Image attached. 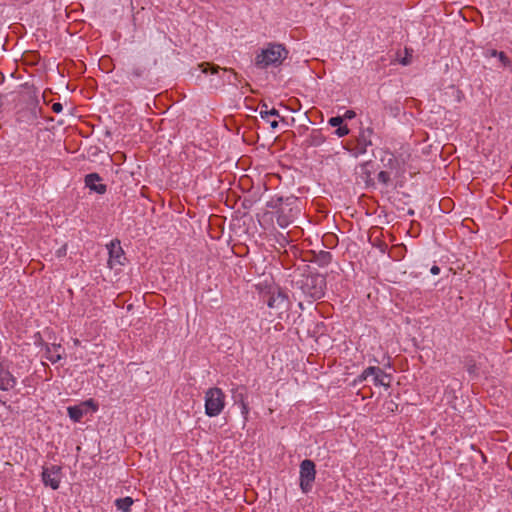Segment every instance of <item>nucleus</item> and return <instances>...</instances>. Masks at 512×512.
<instances>
[{"instance_id": "f257e3e1", "label": "nucleus", "mask_w": 512, "mask_h": 512, "mask_svg": "<svg viewBox=\"0 0 512 512\" xmlns=\"http://www.w3.org/2000/svg\"><path fill=\"white\" fill-rule=\"evenodd\" d=\"M288 56V51L281 44L270 43L255 58V65L264 69L280 65Z\"/></svg>"}, {"instance_id": "f03ea898", "label": "nucleus", "mask_w": 512, "mask_h": 512, "mask_svg": "<svg viewBox=\"0 0 512 512\" xmlns=\"http://www.w3.org/2000/svg\"><path fill=\"white\" fill-rule=\"evenodd\" d=\"M225 407V394L218 388H209L205 393V413L209 417L218 416Z\"/></svg>"}, {"instance_id": "7ed1b4c3", "label": "nucleus", "mask_w": 512, "mask_h": 512, "mask_svg": "<svg viewBox=\"0 0 512 512\" xmlns=\"http://www.w3.org/2000/svg\"><path fill=\"white\" fill-rule=\"evenodd\" d=\"M266 303L270 309L275 311L279 318H281L282 314L288 312L291 307L288 295L278 287L269 289Z\"/></svg>"}, {"instance_id": "20e7f679", "label": "nucleus", "mask_w": 512, "mask_h": 512, "mask_svg": "<svg viewBox=\"0 0 512 512\" xmlns=\"http://www.w3.org/2000/svg\"><path fill=\"white\" fill-rule=\"evenodd\" d=\"M302 291L309 297L317 300L324 296L326 278L323 275H308L302 282Z\"/></svg>"}, {"instance_id": "39448f33", "label": "nucleus", "mask_w": 512, "mask_h": 512, "mask_svg": "<svg viewBox=\"0 0 512 512\" xmlns=\"http://www.w3.org/2000/svg\"><path fill=\"white\" fill-rule=\"evenodd\" d=\"M372 135V128L361 129L356 140L347 142L345 148L355 157L363 155L367 152V148L372 145Z\"/></svg>"}, {"instance_id": "423d86ee", "label": "nucleus", "mask_w": 512, "mask_h": 512, "mask_svg": "<svg viewBox=\"0 0 512 512\" xmlns=\"http://www.w3.org/2000/svg\"><path fill=\"white\" fill-rule=\"evenodd\" d=\"M315 477V463L309 459L303 460L300 464V488L303 493H308L311 491Z\"/></svg>"}, {"instance_id": "0eeeda50", "label": "nucleus", "mask_w": 512, "mask_h": 512, "mask_svg": "<svg viewBox=\"0 0 512 512\" xmlns=\"http://www.w3.org/2000/svg\"><path fill=\"white\" fill-rule=\"evenodd\" d=\"M42 481L45 486H49L53 490L58 489L61 482V467L58 465L43 467Z\"/></svg>"}, {"instance_id": "6e6552de", "label": "nucleus", "mask_w": 512, "mask_h": 512, "mask_svg": "<svg viewBox=\"0 0 512 512\" xmlns=\"http://www.w3.org/2000/svg\"><path fill=\"white\" fill-rule=\"evenodd\" d=\"M88 408H92L93 411H96L98 407L92 399H89L81 402L79 405L69 406L67 412L73 422H80L83 416L87 414Z\"/></svg>"}, {"instance_id": "1a4fd4ad", "label": "nucleus", "mask_w": 512, "mask_h": 512, "mask_svg": "<svg viewBox=\"0 0 512 512\" xmlns=\"http://www.w3.org/2000/svg\"><path fill=\"white\" fill-rule=\"evenodd\" d=\"M107 248L109 250V267L112 269L116 265H122V259H124V252L122 247L120 246V242L118 240L111 241Z\"/></svg>"}, {"instance_id": "9d476101", "label": "nucleus", "mask_w": 512, "mask_h": 512, "mask_svg": "<svg viewBox=\"0 0 512 512\" xmlns=\"http://www.w3.org/2000/svg\"><path fill=\"white\" fill-rule=\"evenodd\" d=\"M365 374L373 376V382L376 386L390 387L391 375L385 373L379 367L370 366L366 368Z\"/></svg>"}, {"instance_id": "9b49d317", "label": "nucleus", "mask_w": 512, "mask_h": 512, "mask_svg": "<svg viewBox=\"0 0 512 512\" xmlns=\"http://www.w3.org/2000/svg\"><path fill=\"white\" fill-rule=\"evenodd\" d=\"M101 177L97 173H90L85 176V185L90 190L98 193L104 194L107 190L106 185L99 183L101 181Z\"/></svg>"}, {"instance_id": "f8f14e48", "label": "nucleus", "mask_w": 512, "mask_h": 512, "mask_svg": "<svg viewBox=\"0 0 512 512\" xmlns=\"http://www.w3.org/2000/svg\"><path fill=\"white\" fill-rule=\"evenodd\" d=\"M16 385V378L0 363V389L7 391L14 388Z\"/></svg>"}, {"instance_id": "ddd939ff", "label": "nucleus", "mask_w": 512, "mask_h": 512, "mask_svg": "<svg viewBox=\"0 0 512 512\" xmlns=\"http://www.w3.org/2000/svg\"><path fill=\"white\" fill-rule=\"evenodd\" d=\"M232 399L235 404H242L248 402L247 400V388L244 385H237L236 387L232 388Z\"/></svg>"}, {"instance_id": "4468645a", "label": "nucleus", "mask_w": 512, "mask_h": 512, "mask_svg": "<svg viewBox=\"0 0 512 512\" xmlns=\"http://www.w3.org/2000/svg\"><path fill=\"white\" fill-rule=\"evenodd\" d=\"M61 345L52 344L51 346H46V359L52 363H57L62 359L61 355Z\"/></svg>"}, {"instance_id": "2eb2a0df", "label": "nucleus", "mask_w": 512, "mask_h": 512, "mask_svg": "<svg viewBox=\"0 0 512 512\" xmlns=\"http://www.w3.org/2000/svg\"><path fill=\"white\" fill-rule=\"evenodd\" d=\"M325 142V137L319 130H313L307 139L309 146H320Z\"/></svg>"}, {"instance_id": "dca6fc26", "label": "nucleus", "mask_w": 512, "mask_h": 512, "mask_svg": "<svg viewBox=\"0 0 512 512\" xmlns=\"http://www.w3.org/2000/svg\"><path fill=\"white\" fill-rule=\"evenodd\" d=\"M332 261V254L328 251H320L316 256H315V262L321 266V267H325L327 265H329Z\"/></svg>"}, {"instance_id": "f3484780", "label": "nucleus", "mask_w": 512, "mask_h": 512, "mask_svg": "<svg viewBox=\"0 0 512 512\" xmlns=\"http://www.w3.org/2000/svg\"><path fill=\"white\" fill-rule=\"evenodd\" d=\"M132 504L133 499L131 497L118 498L115 500V506L118 510L123 512H129Z\"/></svg>"}, {"instance_id": "a211bd4d", "label": "nucleus", "mask_w": 512, "mask_h": 512, "mask_svg": "<svg viewBox=\"0 0 512 512\" xmlns=\"http://www.w3.org/2000/svg\"><path fill=\"white\" fill-rule=\"evenodd\" d=\"M293 219L283 210L277 212L276 222L281 228H286L292 223Z\"/></svg>"}, {"instance_id": "6ab92c4d", "label": "nucleus", "mask_w": 512, "mask_h": 512, "mask_svg": "<svg viewBox=\"0 0 512 512\" xmlns=\"http://www.w3.org/2000/svg\"><path fill=\"white\" fill-rule=\"evenodd\" d=\"M260 116L262 119H267L268 116L280 117L279 111L275 108L268 110L267 104H262L260 110Z\"/></svg>"}, {"instance_id": "aec40b11", "label": "nucleus", "mask_w": 512, "mask_h": 512, "mask_svg": "<svg viewBox=\"0 0 512 512\" xmlns=\"http://www.w3.org/2000/svg\"><path fill=\"white\" fill-rule=\"evenodd\" d=\"M198 66L201 69V71L205 74L208 72L214 74V73H217L221 69L219 66L213 65V64H210L207 62L201 63Z\"/></svg>"}, {"instance_id": "412c9836", "label": "nucleus", "mask_w": 512, "mask_h": 512, "mask_svg": "<svg viewBox=\"0 0 512 512\" xmlns=\"http://www.w3.org/2000/svg\"><path fill=\"white\" fill-rule=\"evenodd\" d=\"M223 71L225 73H229V76H228V78L226 80L229 84H233V85H237L238 84V82L240 81L239 80V75L233 69H231V68H224Z\"/></svg>"}, {"instance_id": "4be33fe9", "label": "nucleus", "mask_w": 512, "mask_h": 512, "mask_svg": "<svg viewBox=\"0 0 512 512\" xmlns=\"http://www.w3.org/2000/svg\"><path fill=\"white\" fill-rule=\"evenodd\" d=\"M146 69L142 66H134L129 72L131 79L141 78L145 75Z\"/></svg>"}, {"instance_id": "5701e85b", "label": "nucleus", "mask_w": 512, "mask_h": 512, "mask_svg": "<svg viewBox=\"0 0 512 512\" xmlns=\"http://www.w3.org/2000/svg\"><path fill=\"white\" fill-rule=\"evenodd\" d=\"M239 406H240V409H241V414H242L243 419H244V423H246L248 421L249 412H250L249 403L248 402L242 403Z\"/></svg>"}, {"instance_id": "b1692460", "label": "nucleus", "mask_w": 512, "mask_h": 512, "mask_svg": "<svg viewBox=\"0 0 512 512\" xmlns=\"http://www.w3.org/2000/svg\"><path fill=\"white\" fill-rule=\"evenodd\" d=\"M498 59L500 61V63L504 66V67H510L511 66V61L510 59L506 56V54L504 52H499L498 54Z\"/></svg>"}, {"instance_id": "393cba45", "label": "nucleus", "mask_w": 512, "mask_h": 512, "mask_svg": "<svg viewBox=\"0 0 512 512\" xmlns=\"http://www.w3.org/2000/svg\"><path fill=\"white\" fill-rule=\"evenodd\" d=\"M328 123L332 126V127H339L342 125L343 123V118L340 117V116H336V117H331L328 121Z\"/></svg>"}, {"instance_id": "a878e982", "label": "nucleus", "mask_w": 512, "mask_h": 512, "mask_svg": "<svg viewBox=\"0 0 512 512\" xmlns=\"http://www.w3.org/2000/svg\"><path fill=\"white\" fill-rule=\"evenodd\" d=\"M349 128L347 127V125H341L337 128V130L335 131L336 135L338 137H343V136H346L349 134Z\"/></svg>"}, {"instance_id": "bb28decb", "label": "nucleus", "mask_w": 512, "mask_h": 512, "mask_svg": "<svg viewBox=\"0 0 512 512\" xmlns=\"http://www.w3.org/2000/svg\"><path fill=\"white\" fill-rule=\"evenodd\" d=\"M377 178L380 182L386 184L390 180V175L386 171H381L379 172Z\"/></svg>"}, {"instance_id": "cd10ccee", "label": "nucleus", "mask_w": 512, "mask_h": 512, "mask_svg": "<svg viewBox=\"0 0 512 512\" xmlns=\"http://www.w3.org/2000/svg\"><path fill=\"white\" fill-rule=\"evenodd\" d=\"M384 406L390 412H394L398 408V405L394 401H392V400L386 401L384 403Z\"/></svg>"}, {"instance_id": "c85d7f7f", "label": "nucleus", "mask_w": 512, "mask_h": 512, "mask_svg": "<svg viewBox=\"0 0 512 512\" xmlns=\"http://www.w3.org/2000/svg\"><path fill=\"white\" fill-rule=\"evenodd\" d=\"M62 109H63V106H62V104H61V103H59V102L53 103V105H52V111H53L54 113H60V112L62 111Z\"/></svg>"}, {"instance_id": "c756f323", "label": "nucleus", "mask_w": 512, "mask_h": 512, "mask_svg": "<svg viewBox=\"0 0 512 512\" xmlns=\"http://www.w3.org/2000/svg\"><path fill=\"white\" fill-rule=\"evenodd\" d=\"M405 51H406V56L400 61V63L402 65H408L411 62V55H408V49L406 48Z\"/></svg>"}, {"instance_id": "7c9ffc66", "label": "nucleus", "mask_w": 512, "mask_h": 512, "mask_svg": "<svg viewBox=\"0 0 512 512\" xmlns=\"http://www.w3.org/2000/svg\"><path fill=\"white\" fill-rule=\"evenodd\" d=\"M498 54L499 52L495 49L487 50V52L485 53L487 57H498Z\"/></svg>"}, {"instance_id": "2f4dec72", "label": "nucleus", "mask_w": 512, "mask_h": 512, "mask_svg": "<svg viewBox=\"0 0 512 512\" xmlns=\"http://www.w3.org/2000/svg\"><path fill=\"white\" fill-rule=\"evenodd\" d=\"M58 257L64 256L66 254V246L61 247L56 252Z\"/></svg>"}, {"instance_id": "473e14b6", "label": "nucleus", "mask_w": 512, "mask_h": 512, "mask_svg": "<svg viewBox=\"0 0 512 512\" xmlns=\"http://www.w3.org/2000/svg\"><path fill=\"white\" fill-rule=\"evenodd\" d=\"M430 272L433 275H438L440 273V268L437 265H433L430 269Z\"/></svg>"}, {"instance_id": "72a5a7b5", "label": "nucleus", "mask_w": 512, "mask_h": 512, "mask_svg": "<svg viewBox=\"0 0 512 512\" xmlns=\"http://www.w3.org/2000/svg\"><path fill=\"white\" fill-rule=\"evenodd\" d=\"M366 369L362 372V374L359 376V382H362L366 380L370 375H366Z\"/></svg>"}, {"instance_id": "f704fd0d", "label": "nucleus", "mask_w": 512, "mask_h": 512, "mask_svg": "<svg viewBox=\"0 0 512 512\" xmlns=\"http://www.w3.org/2000/svg\"><path fill=\"white\" fill-rule=\"evenodd\" d=\"M270 125L273 129H276L278 127V121L274 120L270 123Z\"/></svg>"}]
</instances>
